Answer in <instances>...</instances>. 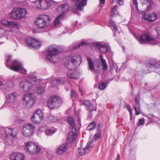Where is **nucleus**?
Returning <instances> with one entry per match:
<instances>
[{
	"instance_id": "nucleus-35",
	"label": "nucleus",
	"mask_w": 160,
	"mask_h": 160,
	"mask_svg": "<svg viewBox=\"0 0 160 160\" xmlns=\"http://www.w3.org/2000/svg\"><path fill=\"white\" fill-rule=\"evenodd\" d=\"M156 61L152 60L150 61V62H149L148 63H147L146 65V66L148 68L155 67H156Z\"/></svg>"
},
{
	"instance_id": "nucleus-1",
	"label": "nucleus",
	"mask_w": 160,
	"mask_h": 160,
	"mask_svg": "<svg viewBox=\"0 0 160 160\" xmlns=\"http://www.w3.org/2000/svg\"><path fill=\"white\" fill-rule=\"evenodd\" d=\"M81 61V57L80 55H77L74 54L71 55L67 58L65 64L69 69L67 73V76L69 78L74 79L78 78L79 73L77 71L75 70L72 72L71 70L79 63H80Z\"/></svg>"
},
{
	"instance_id": "nucleus-52",
	"label": "nucleus",
	"mask_w": 160,
	"mask_h": 160,
	"mask_svg": "<svg viewBox=\"0 0 160 160\" xmlns=\"http://www.w3.org/2000/svg\"><path fill=\"white\" fill-rule=\"evenodd\" d=\"M79 91L81 93V95H82L83 93L82 90L81 88H79Z\"/></svg>"
},
{
	"instance_id": "nucleus-29",
	"label": "nucleus",
	"mask_w": 160,
	"mask_h": 160,
	"mask_svg": "<svg viewBox=\"0 0 160 160\" xmlns=\"http://www.w3.org/2000/svg\"><path fill=\"white\" fill-rule=\"evenodd\" d=\"M140 1L141 3L143 4H147L148 2H150L151 0H139ZM133 4L132 6V8H135L137 11L138 10V2L137 0H133Z\"/></svg>"
},
{
	"instance_id": "nucleus-39",
	"label": "nucleus",
	"mask_w": 160,
	"mask_h": 160,
	"mask_svg": "<svg viewBox=\"0 0 160 160\" xmlns=\"http://www.w3.org/2000/svg\"><path fill=\"white\" fill-rule=\"evenodd\" d=\"M148 118L149 119L150 122H153L155 120V118L156 117L152 114H149L147 116Z\"/></svg>"
},
{
	"instance_id": "nucleus-40",
	"label": "nucleus",
	"mask_w": 160,
	"mask_h": 160,
	"mask_svg": "<svg viewBox=\"0 0 160 160\" xmlns=\"http://www.w3.org/2000/svg\"><path fill=\"white\" fill-rule=\"evenodd\" d=\"M110 23L113 26V30L115 32H116L117 30V26L116 25L114 22L112 20H110Z\"/></svg>"
},
{
	"instance_id": "nucleus-47",
	"label": "nucleus",
	"mask_w": 160,
	"mask_h": 160,
	"mask_svg": "<svg viewBox=\"0 0 160 160\" xmlns=\"http://www.w3.org/2000/svg\"><path fill=\"white\" fill-rule=\"evenodd\" d=\"M145 123V119L143 118L140 119L139 120L138 125H143Z\"/></svg>"
},
{
	"instance_id": "nucleus-5",
	"label": "nucleus",
	"mask_w": 160,
	"mask_h": 160,
	"mask_svg": "<svg viewBox=\"0 0 160 160\" xmlns=\"http://www.w3.org/2000/svg\"><path fill=\"white\" fill-rule=\"evenodd\" d=\"M50 20L49 16L43 14L39 16L36 19L35 23L39 28L44 29L49 25Z\"/></svg>"
},
{
	"instance_id": "nucleus-43",
	"label": "nucleus",
	"mask_w": 160,
	"mask_h": 160,
	"mask_svg": "<svg viewBox=\"0 0 160 160\" xmlns=\"http://www.w3.org/2000/svg\"><path fill=\"white\" fill-rule=\"evenodd\" d=\"M106 86V83L105 82H102L99 85V89L101 90H103L105 88Z\"/></svg>"
},
{
	"instance_id": "nucleus-30",
	"label": "nucleus",
	"mask_w": 160,
	"mask_h": 160,
	"mask_svg": "<svg viewBox=\"0 0 160 160\" xmlns=\"http://www.w3.org/2000/svg\"><path fill=\"white\" fill-rule=\"evenodd\" d=\"M64 81L62 79H57L53 80L51 84L53 87H58L59 84H64Z\"/></svg>"
},
{
	"instance_id": "nucleus-4",
	"label": "nucleus",
	"mask_w": 160,
	"mask_h": 160,
	"mask_svg": "<svg viewBox=\"0 0 160 160\" xmlns=\"http://www.w3.org/2000/svg\"><path fill=\"white\" fill-rule=\"evenodd\" d=\"M4 132L5 138L4 142L5 144L7 145H11L13 143L12 139L15 137L17 134V132L12 128L8 127H5L3 129Z\"/></svg>"
},
{
	"instance_id": "nucleus-16",
	"label": "nucleus",
	"mask_w": 160,
	"mask_h": 160,
	"mask_svg": "<svg viewBox=\"0 0 160 160\" xmlns=\"http://www.w3.org/2000/svg\"><path fill=\"white\" fill-rule=\"evenodd\" d=\"M158 18V13L153 12L149 14L144 13L142 17V20L146 22H151L156 21Z\"/></svg>"
},
{
	"instance_id": "nucleus-37",
	"label": "nucleus",
	"mask_w": 160,
	"mask_h": 160,
	"mask_svg": "<svg viewBox=\"0 0 160 160\" xmlns=\"http://www.w3.org/2000/svg\"><path fill=\"white\" fill-rule=\"evenodd\" d=\"M96 123L93 122L91 123L87 127V129L89 130H91L94 128L96 127Z\"/></svg>"
},
{
	"instance_id": "nucleus-8",
	"label": "nucleus",
	"mask_w": 160,
	"mask_h": 160,
	"mask_svg": "<svg viewBox=\"0 0 160 160\" xmlns=\"http://www.w3.org/2000/svg\"><path fill=\"white\" fill-rule=\"evenodd\" d=\"M22 100L24 106L28 108H31L35 104L36 98L33 96L32 93H27L22 96Z\"/></svg>"
},
{
	"instance_id": "nucleus-2",
	"label": "nucleus",
	"mask_w": 160,
	"mask_h": 160,
	"mask_svg": "<svg viewBox=\"0 0 160 160\" xmlns=\"http://www.w3.org/2000/svg\"><path fill=\"white\" fill-rule=\"evenodd\" d=\"M59 48L55 44H52L48 47L47 58L51 62L55 63L59 60L58 54Z\"/></svg>"
},
{
	"instance_id": "nucleus-49",
	"label": "nucleus",
	"mask_w": 160,
	"mask_h": 160,
	"mask_svg": "<svg viewBox=\"0 0 160 160\" xmlns=\"http://www.w3.org/2000/svg\"><path fill=\"white\" fill-rule=\"evenodd\" d=\"M156 30L157 32L158 38H160V28H157Z\"/></svg>"
},
{
	"instance_id": "nucleus-53",
	"label": "nucleus",
	"mask_w": 160,
	"mask_h": 160,
	"mask_svg": "<svg viewBox=\"0 0 160 160\" xmlns=\"http://www.w3.org/2000/svg\"><path fill=\"white\" fill-rule=\"evenodd\" d=\"M120 159V156L118 154L116 157V160H119Z\"/></svg>"
},
{
	"instance_id": "nucleus-17",
	"label": "nucleus",
	"mask_w": 160,
	"mask_h": 160,
	"mask_svg": "<svg viewBox=\"0 0 160 160\" xmlns=\"http://www.w3.org/2000/svg\"><path fill=\"white\" fill-rule=\"evenodd\" d=\"M92 141L88 142L84 148H79L78 152L81 155H83L89 153L93 147L92 144Z\"/></svg>"
},
{
	"instance_id": "nucleus-48",
	"label": "nucleus",
	"mask_w": 160,
	"mask_h": 160,
	"mask_svg": "<svg viewBox=\"0 0 160 160\" xmlns=\"http://www.w3.org/2000/svg\"><path fill=\"white\" fill-rule=\"evenodd\" d=\"M99 5L101 8H102L104 5L105 0H99Z\"/></svg>"
},
{
	"instance_id": "nucleus-15",
	"label": "nucleus",
	"mask_w": 160,
	"mask_h": 160,
	"mask_svg": "<svg viewBox=\"0 0 160 160\" xmlns=\"http://www.w3.org/2000/svg\"><path fill=\"white\" fill-rule=\"evenodd\" d=\"M17 97V95L15 93H11L6 96V101L4 105L5 106L12 107L15 105V101Z\"/></svg>"
},
{
	"instance_id": "nucleus-24",
	"label": "nucleus",
	"mask_w": 160,
	"mask_h": 160,
	"mask_svg": "<svg viewBox=\"0 0 160 160\" xmlns=\"http://www.w3.org/2000/svg\"><path fill=\"white\" fill-rule=\"evenodd\" d=\"M68 149V144L64 143L61 145L57 148L56 153L58 155H62L67 151Z\"/></svg>"
},
{
	"instance_id": "nucleus-12",
	"label": "nucleus",
	"mask_w": 160,
	"mask_h": 160,
	"mask_svg": "<svg viewBox=\"0 0 160 160\" xmlns=\"http://www.w3.org/2000/svg\"><path fill=\"white\" fill-rule=\"evenodd\" d=\"M19 86L20 90L25 92H28L33 88V84L31 82L24 79L19 82Z\"/></svg>"
},
{
	"instance_id": "nucleus-57",
	"label": "nucleus",
	"mask_w": 160,
	"mask_h": 160,
	"mask_svg": "<svg viewBox=\"0 0 160 160\" xmlns=\"http://www.w3.org/2000/svg\"><path fill=\"white\" fill-rule=\"evenodd\" d=\"M80 120L79 119V120H78V123L79 124L80 122V121H79Z\"/></svg>"
},
{
	"instance_id": "nucleus-10",
	"label": "nucleus",
	"mask_w": 160,
	"mask_h": 160,
	"mask_svg": "<svg viewBox=\"0 0 160 160\" xmlns=\"http://www.w3.org/2000/svg\"><path fill=\"white\" fill-rule=\"evenodd\" d=\"M35 126L31 123L25 125L22 128V135L25 137L30 138L34 133Z\"/></svg>"
},
{
	"instance_id": "nucleus-36",
	"label": "nucleus",
	"mask_w": 160,
	"mask_h": 160,
	"mask_svg": "<svg viewBox=\"0 0 160 160\" xmlns=\"http://www.w3.org/2000/svg\"><path fill=\"white\" fill-rule=\"evenodd\" d=\"M45 91V88L42 87H38L37 88L36 91L37 93L39 94H40L43 92Z\"/></svg>"
},
{
	"instance_id": "nucleus-34",
	"label": "nucleus",
	"mask_w": 160,
	"mask_h": 160,
	"mask_svg": "<svg viewBox=\"0 0 160 160\" xmlns=\"http://www.w3.org/2000/svg\"><path fill=\"white\" fill-rule=\"evenodd\" d=\"M28 77L29 78L31 79L32 81H33L35 84L38 82V79L37 78V76L35 75L29 74V75H28Z\"/></svg>"
},
{
	"instance_id": "nucleus-3",
	"label": "nucleus",
	"mask_w": 160,
	"mask_h": 160,
	"mask_svg": "<svg viewBox=\"0 0 160 160\" xmlns=\"http://www.w3.org/2000/svg\"><path fill=\"white\" fill-rule=\"evenodd\" d=\"M6 65L10 69L13 71L19 72L23 74H26L27 73V71L23 68L22 63L18 60H14L12 62L11 57L7 58Z\"/></svg>"
},
{
	"instance_id": "nucleus-9",
	"label": "nucleus",
	"mask_w": 160,
	"mask_h": 160,
	"mask_svg": "<svg viewBox=\"0 0 160 160\" xmlns=\"http://www.w3.org/2000/svg\"><path fill=\"white\" fill-rule=\"evenodd\" d=\"M62 103L61 99L57 96L50 97L48 101V106L49 108L55 109L59 106Z\"/></svg>"
},
{
	"instance_id": "nucleus-20",
	"label": "nucleus",
	"mask_w": 160,
	"mask_h": 160,
	"mask_svg": "<svg viewBox=\"0 0 160 160\" xmlns=\"http://www.w3.org/2000/svg\"><path fill=\"white\" fill-rule=\"evenodd\" d=\"M137 39L141 44L143 43L146 42H155L154 39L151 38L148 33H147L143 34Z\"/></svg>"
},
{
	"instance_id": "nucleus-18",
	"label": "nucleus",
	"mask_w": 160,
	"mask_h": 160,
	"mask_svg": "<svg viewBox=\"0 0 160 160\" xmlns=\"http://www.w3.org/2000/svg\"><path fill=\"white\" fill-rule=\"evenodd\" d=\"M93 46L96 47L102 53H105L109 50V47L106 43L102 42L94 43Z\"/></svg>"
},
{
	"instance_id": "nucleus-54",
	"label": "nucleus",
	"mask_w": 160,
	"mask_h": 160,
	"mask_svg": "<svg viewBox=\"0 0 160 160\" xmlns=\"http://www.w3.org/2000/svg\"><path fill=\"white\" fill-rule=\"evenodd\" d=\"M3 82H2L0 80V86H2L3 85Z\"/></svg>"
},
{
	"instance_id": "nucleus-27",
	"label": "nucleus",
	"mask_w": 160,
	"mask_h": 160,
	"mask_svg": "<svg viewBox=\"0 0 160 160\" xmlns=\"http://www.w3.org/2000/svg\"><path fill=\"white\" fill-rule=\"evenodd\" d=\"M135 102L134 109L135 111L136 115H138L141 113L140 104L137 98H135Z\"/></svg>"
},
{
	"instance_id": "nucleus-31",
	"label": "nucleus",
	"mask_w": 160,
	"mask_h": 160,
	"mask_svg": "<svg viewBox=\"0 0 160 160\" xmlns=\"http://www.w3.org/2000/svg\"><path fill=\"white\" fill-rule=\"evenodd\" d=\"M118 6L116 5L114 6L111 8V10L110 13V15L112 17H113L116 15L118 14V12L117 11V8Z\"/></svg>"
},
{
	"instance_id": "nucleus-51",
	"label": "nucleus",
	"mask_w": 160,
	"mask_h": 160,
	"mask_svg": "<svg viewBox=\"0 0 160 160\" xmlns=\"http://www.w3.org/2000/svg\"><path fill=\"white\" fill-rule=\"evenodd\" d=\"M101 125L99 123V124H98V129L99 131H100V128H101Z\"/></svg>"
},
{
	"instance_id": "nucleus-21",
	"label": "nucleus",
	"mask_w": 160,
	"mask_h": 160,
	"mask_svg": "<svg viewBox=\"0 0 160 160\" xmlns=\"http://www.w3.org/2000/svg\"><path fill=\"white\" fill-rule=\"evenodd\" d=\"M77 137V131L76 128L71 129L68 135V140L70 142H74Z\"/></svg>"
},
{
	"instance_id": "nucleus-11",
	"label": "nucleus",
	"mask_w": 160,
	"mask_h": 160,
	"mask_svg": "<svg viewBox=\"0 0 160 160\" xmlns=\"http://www.w3.org/2000/svg\"><path fill=\"white\" fill-rule=\"evenodd\" d=\"M56 131L57 129L53 127L42 126L38 128L37 133L38 136H40L44 132L46 136H51L54 134Z\"/></svg>"
},
{
	"instance_id": "nucleus-32",
	"label": "nucleus",
	"mask_w": 160,
	"mask_h": 160,
	"mask_svg": "<svg viewBox=\"0 0 160 160\" xmlns=\"http://www.w3.org/2000/svg\"><path fill=\"white\" fill-rule=\"evenodd\" d=\"M47 119L50 122H56L58 120L57 117L51 115L48 116Z\"/></svg>"
},
{
	"instance_id": "nucleus-7",
	"label": "nucleus",
	"mask_w": 160,
	"mask_h": 160,
	"mask_svg": "<svg viewBox=\"0 0 160 160\" xmlns=\"http://www.w3.org/2000/svg\"><path fill=\"white\" fill-rule=\"evenodd\" d=\"M25 150L26 152L31 154H36L41 150L40 146L32 142H28L25 143Z\"/></svg>"
},
{
	"instance_id": "nucleus-58",
	"label": "nucleus",
	"mask_w": 160,
	"mask_h": 160,
	"mask_svg": "<svg viewBox=\"0 0 160 160\" xmlns=\"http://www.w3.org/2000/svg\"><path fill=\"white\" fill-rule=\"evenodd\" d=\"M2 28L0 26V29H2Z\"/></svg>"
},
{
	"instance_id": "nucleus-28",
	"label": "nucleus",
	"mask_w": 160,
	"mask_h": 160,
	"mask_svg": "<svg viewBox=\"0 0 160 160\" xmlns=\"http://www.w3.org/2000/svg\"><path fill=\"white\" fill-rule=\"evenodd\" d=\"M100 61L101 62V66H102V69L104 71H106L108 69V65L107 64L106 60L103 59L102 55L100 56Z\"/></svg>"
},
{
	"instance_id": "nucleus-50",
	"label": "nucleus",
	"mask_w": 160,
	"mask_h": 160,
	"mask_svg": "<svg viewBox=\"0 0 160 160\" xmlns=\"http://www.w3.org/2000/svg\"><path fill=\"white\" fill-rule=\"evenodd\" d=\"M128 109L130 115L131 116L132 114V111L131 107H129V108H128Z\"/></svg>"
},
{
	"instance_id": "nucleus-14",
	"label": "nucleus",
	"mask_w": 160,
	"mask_h": 160,
	"mask_svg": "<svg viewBox=\"0 0 160 160\" xmlns=\"http://www.w3.org/2000/svg\"><path fill=\"white\" fill-rule=\"evenodd\" d=\"M26 45L29 47L38 49L42 46V42L38 40L32 38H28L25 41Z\"/></svg>"
},
{
	"instance_id": "nucleus-23",
	"label": "nucleus",
	"mask_w": 160,
	"mask_h": 160,
	"mask_svg": "<svg viewBox=\"0 0 160 160\" xmlns=\"http://www.w3.org/2000/svg\"><path fill=\"white\" fill-rule=\"evenodd\" d=\"M64 16L62 14L58 16L54 21V26L55 28L60 27L62 25L61 21L64 19Z\"/></svg>"
},
{
	"instance_id": "nucleus-26",
	"label": "nucleus",
	"mask_w": 160,
	"mask_h": 160,
	"mask_svg": "<svg viewBox=\"0 0 160 160\" xmlns=\"http://www.w3.org/2000/svg\"><path fill=\"white\" fill-rule=\"evenodd\" d=\"M36 6L39 8L45 9H47L48 6V4L45 1H42V0H38L35 2Z\"/></svg>"
},
{
	"instance_id": "nucleus-33",
	"label": "nucleus",
	"mask_w": 160,
	"mask_h": 160,
	"mask_svg": "<svg viewBox=\"0 0 160 160\" xmlns=\"http://www.w3.org/2000/svg\"><path fill=\"white\" fill-rule=\"evenodd\" d=\"M68 122L72 127V129L73 128H76L75 123L73 118L71 117H69L67 119Z\"/></svg>"
},
{
	"instance_id": "nucleus-42",
	"label": "nucleus",
	"mask_w": 160,
	"mask_h": 160,
	"mask_svg": "<svg viewBox=\"0 0 160 160\" xmlns=\"http://www.w3.org/2000/svg\"><path fill=\"white\" fill-rule=\"evenodd\" d=\"M99 131L98 133H96L93 137L94 139H95V141L97 140L98 138H100L101 136V132L100 131Z\"/></svg>"
},
{
	"instance_id": "nucleus-56",
	"label": "nucleus",
	"mask_w": 160,
	"mask_h": 160,
	"mask_svg": "<svg viewBox=\"0 0 160 160\" xmlns=\"http://www.w3.org/2000/svg\"><path fill=\"white\" fill-rule=\"evenodd\" d=\"M157 44H158V45L159 46H160V42H159V43H157Z\"/></svg>"
},
{
	"instance_id": "nucleus-41",
	"label": "nucleus",
	"mask_w": 160,
	"mask_h": 160,
	"mask_svg": "<svg viewBox=\"0 0 160 160\" xmlns=\"http://www.w3.org/2000/svg\"><path fill=\"white\" fill-rule=\"evenodd\" d=\"M85 44V42L84 41H82L80 43L74 45V49L78 48H79L81 46H83Z\"/></svg>"
},
{
	"instance_id": "nucleus-22",
	"label": "nucleus",
	"mask_w": 160,
	"mask_h": 160,
	"mask_svg": "<svg viewBox=\"0 0 160 160\" xmlns=\"http://www.w3.org/2000/svg\"><path fill=\"white\" fill-rule=\"evenodd\" d=\"M1 23L4 26L8 28H18V26L17 24L12 21H8L6 20H3L1 22Z\"/></svg>"
},
{
	"instance_id": "nucleus-55",
	"label": "nucleus",
	"mask_w": 160,
	"mask_h": 160,
	"mask_svg": "<svg viewBox=\"0 0 160 160\" xmlns=\"http://www.w3.org/2000/svg\"><path fill=\"white\" fill-rule=\"evenodd\" d=\"M3 82H2L0 80V86H2L3 85Z\"/></svg>"
},
{
	"instance_id": "nucleus-6",
	"label": "nucleus",
	"mask_w": 160,
	"mask_h": 160,
	"mask_svg": "<svg viewBox=\"0 0 160 160\" xmlns=\"http://www.w3.org/2000/svg\"><path fill=\"white\" fill-rule=\"evenodd\" d=\"M27 13V11L25 8H15L12 10L11 12L10 17L12 19L19 20L24 18Z\"/></svg>"
},
{
	"instance_id": "nucleus-25",
	"label": "nucleus",
	"mask_w": 160,
	"mask_h": 160,
	"mask_svg": "<svg viewBox=\"0 0 160 160\" xmlns=\"http://www.w3.org/2000/svg\"><path fill=\"white\" fill-rule=\"evenodd\" d=\"M11 160H24L25 156L21 153H13L10 156Z\"/></svg>"
},
{
	"instance_id": "nucleus-45",
	"label": "nucleus",
	"mask_w": 160,
	"mask_h": 160,
	"mask_svg": "<svg viewBox=\"0 0 160 160\" xmlns=\"http://www.w3.org/2000/svg\"><path fill=\"white\" fill-rule=\"evenodd\" d=\"M113 2H116L120 5H122L124 4L123 0H113Z\"/></svg>"
},
{
	"instance_id": "nucleus-13",
	"label": "nucleus",
	"mask_w": 160,
	"mask_h": 160,
	"mask_svg": "<svg viewBox=\"0 0 160 160\" xmlns=\"http://www.w3.org/2000/svg\"><path fill=\"white\" fill-rule=\"evenodd\" d=\"M44 116L43 112L41 110H38L34 112L31 117V122L34 124H38L43 120Z\"/></svg>"
},
{
	"instance_id": "nucleus-46",
	"label": "nucleus",
	"mask_w": 160,
	"mask_h": 160,
	"mask_svg": "<svg viewBox=\"0 0 160 160\" xmlns=\"http://www.w3.org/2000/svg\"><path fill=\"white\" fill-rule=\"evenodd\" d=\"M85 104L88 107V109H90V107L91 106L90 102L88 100H85L84 101Z\"/></svg>"
},
{
	"instance_id": "nucleus-38",
	"label": "nucleus",
	"mask_w": 160,
	"mask_h": 160,
	"mask_svg": "<svg viewBox=\"0 0 160 160\" xmlns=\"http://www.w3.org/2000/svg\"><path fill=\"white\" fill-rule=\"evenodd\" d=\"M147 4H148L147 6V9L149 11L154 6V4L152 2V0H151L150 2H148Z\"/></svg>"
},
{
	"instance_id": "nucleus-59",
	"label": "nucleus",
	"mask_w": 160,
	"mask_h": 160,
	"mask_svg": "<svg viewBox=\"0 0 160 160\" xmlns=\"http://www.w3.org/2000/svg\"><path fill=\"white\" fill-rule=\"evenodd\" d=\"M152 44H156V43H152Z\"/></svg>"
},
{
	"instance_id": "nucleus-19",
	"label": "nucleus",
	"mask_w": 160,
	"mask_h": 160,
	"mask_svg": "<svg viewBox=\"0 0 160 160\" xmlns=\"http://www.w3.org/2000/svg\"><path fill=\"white\" fill-rule=\"evenodd\" d=\"M87 60L88 62V68L91 71H94L95 73H100L101 72V68L99 65H98L95 69L94 63L92 60L88 57L87 58Z\"/></svg>"
},
{
	"instance_id": "nucleus-44",
	"label": "nucleus",
	"mask_w": 160,
	"mask_h": 160,
	"mask_svg": "<svg viewBox=\"0 0 160 160\" xmlns=\"http://www.w3.org/2000/svg\"><path fill=\"white\" fill-rule=\"evenodd\" d=\"M77 95L78 94L76 92L73 90L71 91L70 94V97L71 98L75 97L77 96Z\"/></svg>"
}]
</instances>
